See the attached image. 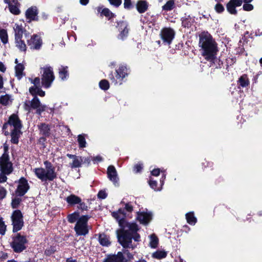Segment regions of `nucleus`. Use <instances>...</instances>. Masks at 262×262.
Listing matches in <instances>:
<instances>
[{
    "instance_id": "nucleus-9",
    "label": "nucleus",
    "mask_w": 262,
    "mask_h": 262,
    "mask_svg": "<svg viewBox=\"0 0 262 262\" xmlns=\"http://www.w3.org/2000/svg\"><path fill=\"white\" fill-rule=\"evenodd\" d=\"M88 217L87 216H82L77 221L75 226V230L76 233L79 235H85L88 233V228L87 222Z\"/></svg>"
},
{
    "instance_id": "nucleus-52",
    "label": "nucleus",
    "mask_w": 262,
    "mask_h": 262,
    "mask_svg": "<svg viewBox=\"0 0 262 262\" xmlns=\"http://www.w3.org/2000/svg\"><path fill=\"white\" fill-rule=\"evenodd\" d=\"M107 196V194L105 191L101 190L98 193V197L99 199H104Z\"/></svg>"
},
{
    "instance_id": "nucleus-24",
    "label": "nucleus",
    "mask_w": 262,
    "mask_h": 262,
    "mask_svg": "<svg viewBox=\"0 0 262 262\" xmlns=\"http://www.w3.org/2000/svg\"><path fill=\"white\" fill-rule=\"evenodd\" d=\"M13 28L15 32V37H22L24 33L23 23H16Z\"/></svg>"
},
{
    "instance_id": "nucleus-49",
    "label": "nucleus",
    "mask_w": 262,
    "mask_h": 262,
    "mask_svg": "<svg viewBox=\"0 0 262 262\" xmlns=\"http://www.w3.org/2000/svg\"><path fill=\"white\" fill-rule=\"evenodd\" d=\"M142 164L138 163L134 166V170L135 172H139L142 170Z\"/></svg>"
},
{
    "instance_id": "nucleus-45",
    "label": "nucleus",
    "mask_w": 262,
    "mask_h": 262,
    "mask_svg": "<svg viewBox=\"0 0 262 262\" xmlns=\"http://www.w3.org/2000/svg\"><path fill=\"white\" fill-rule=\"evenodd\" d=\"M102 14L109 18H111L114 16V14L107 8L104 9L102 11Z\"/></svg>"
},
{
    "instance_id": "nucleus-55",
    "label": "nucleus",
    "mask_w": 262,
    "mask_h": 262,
    "mask_svg": "<svg viewBox=\"0 0 262 262\" xmlns=\"http://www.w3.org/2000/svg\"><path fill=\"white\" fill-rule=\"evenodd\" d=\"M124 7L125 8L129 9L131 7L130 0H124Z\"/></svg>"
},
{
    "instance_id": "nucleus-58",
    "label": "nucleus",
    "mask_w": 262,
    "mask_h": 262,
    "mask_svg": "<svg viewBox=\"0 0 262 262\" xmlns=\"http://www.w3.org/2000/svg\"><path fill=\"white\" fill-rule=\"evenodd\" d=\"M37 95L41 97H43L45 95V92L43 91L40 88H39V89L37 90Z\"/></svg>"
},
{
    "instance_id": "nucleus-4",
    "label": "nucleus",
    "mask_w": 262,
    "mask_h": 262,
    "mask_svg": "<svg viewBox=\"0 0 262 262\" xmlns=\"http://www.w3.org/2000/svg\"><path fill=\"white\" fill-rule=\"evenodd\" d=\"M0 183L6 181L7 178L5 174H8L12 172V164L9 161V156L4 153L0 158Z\"/></svg>"
},
{
    "instance_id": "nucleus-16",
    "label": "nucleus",
    "mask_w": 262,
    "mask_h": 262,
    "mask_svg": "<svg viewBox=\"0 0 262 262\" xmlns=\"http://www.w3.org/2000/svg\"><path fill=\"white\" fill-rule=\"evenodd\" d=\"M67 157L72 159V162L70 163L72 168H77L81 166L83 162V159L81 157L71 154H67Z\"/></svg>"
},
{
    "instance_id": "nucleus-37",
    "label": "nucleus",
    "mask_w": 262,
    "mask_h": 262,
    "mask_svg": "<svg viewBox=\"0 0 262 262\" xmlns=\"http://www.w3.org/2000/svg\"><path fill=\"white\" fill-rule=\"evenodd\" d=\"M122 254L123 255L122 262H127L133 258V255L129 253L128 250H123V253H122Z\"/></svg>"
},
{
    "instance_id": "nucleus-47",
    "label": "nucleus",
    "mask_w": 262,
    "mask_h": 262,
    "mask_svg": "<svg viewBox=\"0 0 262 262\" xmlns=\"http://www.w3.org/2000/svg\"><path fill=\"white\" fill-rule=\"evenodd\" d=\"M110 2V3L115 6V7H119L122 3V0H108Z\"/></svg>"
},
{
    "instance_id": "nucleus-21",
    "label": "nucleus",
    "mask_w": 262,
    "mask_h": 262,
    "mask_svg": "<svg viewBox=\"0 0 262 262\" xmlns=\"http://www.w3.org/2000/svg\"><path fill=\"white\" fill-rule=\"evenodd\" d=\"M13 97L9 94H5L0 97V103L4 106L11 104L13 101Z\"/></svg>"
},
{
    "instance_id": "nucleus-46",
    "label": "nucleus",
    "mask_w": 262,
    "mask_h": 262,
    "mask_svg": "<svg viewBox=\"0 0 262 262\" xmlns=\"http://www.w3.org/2000/svg\"><path fill=\"white\" fill-rule=\"evenodd\" d=\"M39 87L38 86H33L29 88V92L33 96H36L37 93V90L39 89Z\"/></svg>"
},
{
    "instance_id": "nucleus-54",
    "label": "nucleus",
    "mask_w": 262,
    "mask_h": 262,
    "mask_svg": "<svg viewBox=\"0 0 262 262\" xmlns=\"http://www.w3.org/2000/svg\"><path fill=\"white\" fill-rule=\"evenodd\" d=\"M30 80L31 82V83L34 84V86H37L38 85H39L40 79L38 77L35 78L33 80L30 79Z\"/></svg>"
},
{
    "instance_id": "nucleus-29",
    "label": "nucleus",
    "mask_w": 262,
    "mask_h": 262,
    "mask_svg": "<svg viewBox=\"0 0 262 262\" xmlns=\"http://www.w3.org/2000/svg\"><path fill=\"white\" fill-rule=\"evenodd\" d=\"M186 219L188 224L194 225L196 222V218L194 216L193 212L186 214Z\"/></svg>"
},
{
    "instance_id": "nucleus-64",
    "label": "nucleus",
    "mask_w": 262,
    "mask_h": 262,
    "mask_svg": "<svg viewBox=\"0 0 262 262\" xmlns=\"http://www.w3.org/2000/svg\"><path fill=\"white\" fill-rule=\"evenodd\" d=\"M137 262H146V261L144 259H140Z\"/></svg>"
},
{
    "instance_id": "nucleus-42",
    "label": "nucleus",
    "mask_w": 262,
    "mask_h": 262,
    "mask_svg": "<svg viewBox=\"0 0 262 262\" xmlns=\"http://www.w3.org/2000/svg\"><path fill=\"white\" fill-rule=\"evenodd\" d=\"M100 88L104 90H106L109 88L108 82L106 80H102L99 82Z\"/></svg>"
},
{
    "instance_id": "nucleus-8",
    "label": "nucleus",
    "mask_w": 262,
    "mask_h": 262,
    "mask_svg": "<svg viewBox=\"0 0 262 262\" xmlns=\"http://www.w3.org/2000/svg\"><path fill=\"white\" fill-rule=\"evenodd\" d=\"M27 242V241L25 236L17 234L15 236L13 237L11 246L15 252L19 253L26 248L25 245Z\"/></svg>"
},
{
    "instance_id": "nucleus-39",
    "label": "nucleus",
    "mask_w": 262,
    "mask_h": 262,
    "mask_svg": "<svg viewBox=\"0 0 262 262\" xmlns=\"http://www.w3.org/2000/svg\"><path fill=\"white\" fill-rule=\"evenodd\" d=\"M238 81L239 84L243 87H245L247 86L249 83V81L246 75H243L241 76L239 79Z\"/></svg>"
},
{
    "instance_id": "nucleus-34",
    "label": "nucleus",
    "mask_w": 262,
    "mask_h": 262,
    "mask_svg": "<svg viewBox=\"0 0 262 262\" xmlns=\"http://www.w3.org/2000/svg\"><path fill=\"white\" fill-rule=\"evenodd\" d=\"M15 74L16 76L20 79L21 77L24 67L22 64L19 63L15 66Z\"/></svg>"
},
{
    "instance_id": "nucleus-43",
    "label": "nucleus",
    "mask_w": 262,
    "mask_h": 262,
    "mask_svg": "<svg viewBox=\"0 0 262 262\" xmlns=\"http://www.w3.org/2000/svg\"><path fill=\"white\" fill-rule=\"evenodd\" d=\"M6 226L5 225L3 218L0 216V234L4 235L6 232Z\"/></svg>"
},
{
    "instance_id": "nucleus-30",
    "label": "nucleus",
    "mask_w": 262,
    "mask_h": 262,
    "mask_svg": "<svg viewBox=\"0 0 262 262\" xmlns=\"http://www.w3.org/2000/svg\"><path fill=\"white\" fill-rule=\"evenodd\" d=\"M20 134V130H11V142L14 144L18 142V138Z\"/></svg>"
},
{
    "instance_id": "nucleus-59",
    "label": "nucleus",
    "mask_w": 262,
    "mask_h": 262,
    "mask_svg": "<svg viewBox=\"0 0 262 262\" xmlns=\"http://www.w3.org/2000/svg\"><path fill=\"white\" fill-rule=\"evenodd\" d=\"M6 71V68L3 62H0V71L4 72Z\"/></svg>"
},
{
    "instance_id": "nucleus-63",
    "label": "nucleus",
    "mask_w": 262,
    "mask_h": 262,
    "mask_svg": "<svg viewBox=\"0 0 262 262\" xmlns=\"http://www.w3.org/2000/svg\"><path fill=\"white\" fill-rule=\"evenodd\" d=\"M66 262H77L76 260H73L72 258H68Z\"/></svg>"
},
{
    "instance_id": "nucleus-5",
    "label": "nucleus",
    "mask_w": 262,
    "mask_h": 262,
    "mask_svg": "<svg viewBox=\"0 0 262 262\" xmlns=\"http://www.w3.org/2000/svg\"><path fill=\"white\" fill-rule=\"evenodd\" d=\"M46 106L42 104L37 96H35L31 101H26L24 103V109L30 112L31 109L36 110V113L40 114L45 111Z\"/></svg>"
},
{
    "instance_id": "nucleus-50",
    "label": "nucleus",
    "mask_w": 262,
    "mask_h": 262,
    "mask_svg": "<svg viewBox=\"0 0 262 262\" xmlns=\"http://www.w3.org/2000/svg\"><path fill=\"white\" fill-rule=\"evenodd\" d=\"M215 9L218 13H221L224 10V8L222 5L218 4L216 5Z\"/></svg>"
},
{
    "instance_id": "nucleus-3",
    "label": "nucleus",
    "mask_w": 262,
    "mask_h": 262,
    "mask_svg": "<svg viewBox=\"0 0 262 262\" xmlns=\"http://www.w3.org/2000/svg\"><path fill=\"white\" fill-rule=\"evenodd\" d=\"M46 168H37L34 169L36 177L42 181H53L57 177L55 169L52 165L48 161L44 162Z\"/></svg>"
},
{
    "instance_id": "nucleus-41",
    "label": "nucleus",
    "mask_w": 262,
    "mask_h": 262,
    "mask_svg": "<svg viewBox=\"0 0 262 262\" xmlns=\"http://www.w3.org/2000/svg\"><path fill=\"white\" fill-rule=\"evenodd\" d=\"M78 142L79 147L81 148L85 147L86 146V141L85 138L82 135H79L78 136Z\"/></svg>"
},
{
    "instance_id": "nucleus-23",
    "label": "nucleus",
    "mask_w": 262,
    "mask_h": 262,
    "mask_svg": "<svg viewBox=\"0 0 262 262\" xmlns=\"http://www.w3.org/2000/svg\"><path fill=\"white\" fill-rule=\"evenodd\" d=\"M40 131V134L45 137H48L50 135V128L48 124L45 123H41L38 125Z\"/></svg>"
},
{
    "instance_id": "nucleus-51",
    "label": "nucleus",
    "mask_w": 262,
    "mask_h": 262,
    "mask_svg": "<svg viewBox=\"0 0 262 262\" xmlns=\"http://www.w3.org/2000/svg\"><path fill=\"white\" fill-rule=\"evenodd\" d=\"M6 193V190L4 188H0V200H2L5 197Z\"/></svg>"
},
{
    "instance_id": "nucleus-32",
    "label": "nucleus",
    "mask_w": 262,
    "mask_h": 262,
    "mask_svg": "<svg viewBox=\"0 0 262 262\" xmlns=\"http://www.w3.org/2000/svg\"><path fill=\"white\" fill-rule=\"evenodd\" d=\"M0 38L4 44H6L8 42V36L6 30L3 29L0 30Z\"/></svg>"
},
{
    "instance_id": "nucleus-40",
    "label": "nucleus",
    "mask_w": 262,
    "mask_h": 262,
    "mask_svg": "<svg viewBox=\"0 0 262 262\" xmlns=\"http://www.w3.org/2000/svg\"><path fill=\"white\" fill-rule=\"evenodd\" d=\"M79 217L78 213L76 212H74L73 213L70 214L68 216V221L71 223H73L75 222L78 218Z\"/></svg>"
},
{
    "instance_id": "nucleus-15",
    "label": "nucleus",
    "mask_w": 262,
    "mask_h": 262,
    "mask_svg": "<svg viewBox=\"0 0 262 262\" xmlns=\"http://www.w3.org/2000/svg\"><path fill=\"white\" fill-rule=\"evenodd\" d=\"M137 220L142 224H147L151 220V214L150 213L142 212L138 213Z\"/></svg>"
},
{
    "instance_id": "nucleus-7",
    "label": "nucleus",
    "mask_w": 262,
    "mask_h": 262,
    "mask_svg": "<svg viewBox=\"0 0 262 262\" xmlns=\"http://www.w3.org/2000/svg\"><path fill=\"white\" fill-rule=\"evenodd\" d=\"M9 127H10L11 130H20L21 125L20 121L16 115L12 114L10 116L8 122L4 124L3 129L5 135L9 134V132L8 130H6Z\"/></svg>"
},
{
    "instance_id": "nucleus-27",
    "label": "nucleus",
    "mask_w": 262,
    "mask_h": 262,
    "mask_svg": "<svg viewBox=\"0 0 262 262\" xmlns=\"http://www.w3.org/2000/svg\"><path fill=\"white\" fill-rule=\"evenodd\" d=\"M21 37H15L16 46L21 51L26 50V45L21 39Z\"/></svg>"
},
{
    "instance_id": "nucleus-1",
    "label": "nucleus",
    "mask_w": 262,
    "mask_h": 262,
    "mask_svg": "<svg viewBox=\"0 0 262 262\" xmlns=\"http://www.w3.org/2000/svg\"><path fill=\"white\" fill-rule=\"evenodd\" d=\"M112 216L121 227L120 230L117 231L119 242L124 248L134 249L136 245L132 244V238L137 242L140 239V235L137 233L138 230L137 224L134 223H124L125 213L123 209H119L117 211L113 212Z\"/></svg>"
},
{
    "instance_id": "nucleus-19",
    "label": "nucleus",
    "mask_w": 262,
    "mask_h": 262,
    "mask_svg": "<svg viewBox=\"0 0 262 262\" xmlns=\"http://www.w3.org/2000/svg\"><path fill=\"white\" fill-rule=\"evenodd\" d=\"M123 259L122 252H118L117 255L108 256L103 262H122Z\"/></svg>"
},
{
    "instance_id": "nucleus-62",
    "label": "nucleus",
    "mask_w": 262,
    "mask_h": 262,
    "mask_svg": "<svg viewBox=\"0 0 262 262\" xmlns=\"http://www.w3.org/2000/svg\"><path fill=\"white\" fill-rule=\"evenodd\" d=\"M4 82L3 77L0 75V89L3 87Z\"/></svg>"
},
{
    "instance_id": "nucleus-6",
    "label": "nucleus",
    "mask_w": 262,
    "mask_h": 262,
    "mask_svg": "<svg viewBox=\"0 0 262 262\" xmlns=\"http://www.w3.org/2000/svg\"><path fill=\"white\" fill-rule=\"evenodd\" d=\"M41 73L42 85L46 88H49L55 78L52 68L46 66L41 69Z\"/></svg>"
},
{
    "instance_id": "nucleus-2",
    "label": "nucleus",
    "mask_w": 262,
    "mask_h": 262,
    "mask_svg": "<svg viewBox=\"0 0 262 262\" xmlns=\"http://www.w3.org/2000/svg\"><path fill=\"white\" fill-rule=\"evenodd\" d=\"M199 45L202 50V55L205 59L213 61L217 52V44L212 37L207 32H203L200 36Z\"/></svg>"
},
{
    "instance_id": "nucleus-48",
    "label": "nucleus",
    "mask_w": 262,
    "mask_h": 262,
    "mask_svg": "<svg viewBox=\"0 0 262 262\" xmlns=\"http://www.w3.org/2000/svg\"><path fill=\"white\" fill-rule=\"evenodd\" d=\"M243 8L245 11H251L253 9V5L248 3H245L244 4Z\"/></svg>"
},
{
    "instance_id": "nucleus-56",
    "label": "nucleus",
    "mask_w": 262,
    "mask_h": 262,
    "mask_svg": "<svg viewBox=\"0 0 262 262\" xmlns=\"http://www.w3.org/2000/svg\"><path fill=\"white\" fill-rule=\"evenodd\" d=\"M160 172V169L157 168V169H154V170H152L151 171V174L154 176H158L159 175Z\"/></svg>"
},
{
    "instance_id": "nucleus-22",
    "label": "nucleus",
    "mask_w": 262,
    "mask_h": 262,
    "mask_svg": "<svg viewBox=\"0 0 262 262\" xmlns=\"http://www.w3.org/2000/svg\"><path fill=\"white\" fill-rule=\"evenodd\" d=\"M119 30L120 31V35L119 37L122 39L124 38V37L126 36L128 33V29L127 28V24L124 22H122L120 23L119 25Z\"/></svg>"
},
{
    "instance_id": "nucleus-31",
    "label": "nucleus",
    "mask_w": 262,
    "mask_h": 262,
    "mask_svg": "<svg viewBox=\"0 0 262 262\" xmlns=\"http://www.w3.org/2000/svg\"><path fill=\"white\" fill-rule=\"evenodd\" d=\"M167 255V252L163 250H158L152 253V256L157 259L165 258Z\"/></svg>"
},
{
    "instance_id": "nucleus-36",
    "label": "nucleus",
    "mask_w": 262,
    "mask_h": 262,
    "mask_svg": "<svg viewBox=\"0 0 262 262\" xmlns=\"http://www.w3.org/2000/svg\"><path fill=\"white\" fill-rule=\"evenodd\" d=\"M67 69V67H61L59 69V76L62 80L65 79L68 76Z\"/></svg>"
},
{
    "instance_id": "nucleus-26",
    "label": "nucleus",
    "mask_w": 262,
    "mask_h": 262,
    "mask_svg": "<svg viewBox=\"0 0 262 262\" xmlns=\"http://www.w3.org/2000/svg\"><path fill=\"white\" fill-rule=\"evenodd\" d=\"M99 242L103 246H108L111 244L108 237L104 234H100L99 235Z\"/></svg>"
},
{
    "instance_id": "nucleus-28",
    "label": "nucleus",
    "mask_w": 262,
    "mask_h": 262,
    "mask_svg": "<svg viewBox=\"0 0 262 262\" xmlns=\"http://www.w3.org/2000/svg\"><path fill=\"white\" fill-rule=\"evenodd\" d=\"M137 8L139 13H143L147 9V4L145 1H139L137 4Z\"/></svg>"
},
{
    "instance_id": "nucleus-10",
    "label": "nucleus",
    "mask_w": 262,
    "mask_h": 262,
    "mask_svg": "<svg viewBox=\"0 0 262 262\" xmlns=\"http://www.w3.org/2000/svg\"><path fill=\"white\" fill-rule=\"evenodd\" d=\"M11 220L13 226V231L17 232L20 230L24 225L23 215L20 211L19 210H15L11 215Z\"/></svg>"
},
{
    "instance_id": "nucleus-17",
    "label": "nucleus",
    "mask_w": 262,
    "mask_h": 262,
    "mask_svg": "<svg viewBox=\"0 0 262 262\" xmlns=\"http://www.w3.org/2000/svg\"><path fill=\"white\" fill-rule=\"evenodd\" d=\"M107 176L109 179L112 181L115 185L118 182L117 171L114 166L111 165L107 168Z\"/></svg>"
},
{
    "instance_id": "nucleus-33",
    "label": "nucleus",
    "mask_w": 262,
    "mask_h": 262,
    "mask_svg": "<svg viewBox=\"0 0 262 262\" xmlns=\"http://www.w3.org/2000/svg\"><path fill=\"white\" fill-rule=\"evenodd\" d=\"M150 242L149 245L151 248H155L157 247L158 244V238L155 234H151L149 236Z\"/></svg>"
},
{
    "instance_id": "nucleus-38",
    "label": "nucleus",
    "mask_w": 262,
    "mask_h": 262,
    "mask_svg": "<svg viewBox=\"0 0 262 262\" xmlns=\"http://www.w3.org/2000/svg\"><path fill=\"white\" fill-rule=\"evenodd\" d=\"M174 4V2L173 0H169L168 1L165 5H164L162 8L163 10L166 11H169L171 10L173 8V7Z\"/></svg>"
},
{
    "instance_id": "nucleus-11",
    "label": "nucleus",
    "mask_w": 262,
    "mask_h": 262,
    "mask_svg": "<svg viewBox=\"0 0 262 262\" xmlns=\"http://www.w3.org/2000/svg\"><path fill=\"white\" fill-rule=\"evenodd\" d=\"M175 35L174 31L171 28H164L160 33L161 38L164 43L170 45Z\"/></svg>"
},
{
    "instance_id": "nucleus-25",
    "label": "nucleus",
    "mask_w": 262,
    "mask_h": 262,
    "mask_svg": "<svg viewBox=\"0 0 262 262\" xmlns=\"http://www.w3.org/2000/svg\"><path fill=\"white\" fill-rule=\"evenodd\" d=\"M37 13V9L36 7H31L29 8L26 12V16L27 18L30 19L31 20H34L36 16Z\"/></svg>"
},
{
    "instance_id": "nucleus-60",
    "label": "nucleus",
    "mask_w": 262,
    "mask_h": 262,
    "mask_svg": "<svg viewBox=\"0 0 262 262\" xmlns=\"http://www.w3.org/2000/svg\"><path fill=\"white\" fill-rule=\"evenodd\" d=\"M94 160L97 162H100L102 161V158L100 156H97L94 157Z\"/></svg>"
},
{
    "instance_id": "nucleus-20",
    "label": "nucleus",
    "mask_w": 262,
    "mask_h": 262,
    "mask_svg": "<svg viewBox=\"0 0 262 262\" xmlns=\"http://www.w3.org/2000/svg\"><path fill=\"white\" fill-rule=\"evenodd\" d=\"M66 200L70 205H75L76 204L81 205V199L75 194H71L67 196Z\"/></svg>"
},
{
    "instance_id": "nucleus-35",
    "label": "nucleus",
    "mask_w": 262,
    "mask_h": 262,
    "mask_svg": "<svg viewBox=\"0 0 262 262\" xmlns=\"http://www.w3.org/2000/svg\"><path fill=\"white\" fill-rule=\"evenodd\" d=\"M126 68L123 67H121L119 68L118 70H116L117 73V78L118 79H122L125 77L126 75V72H125Z\"/></svg>"
},
{
    "instance_id": "nucleus-14",
    "label": "nucleus",
    "mask_w": 262,
    "mask_h": 262,
    "mask_svg": "<svg viewBox=\"0 0 262 262\" xmlns=\"http://www.w3.org/2000/svg\"><path fill=\"white\" fill-rule=\"evenodd\" d=\"M28 43L31 49H38L40 48L42 42L40 37L37 35H35L30 40H28Z\"/></svg>"
},
{
    "instance_id": "nucleus-12",
    "label": "nucleus",
    "mask_w": 262,
    "mask_h": 262,
    "mask_svg": "<svg viewBox=\"0 0 262 262\" xmlns=\"http://www.w3.org/2000/svg\"><path fill=\"white\" fill-rule=\"evenodd\" d=\"M29 189V186L27 180L24 178H21L18 182V185L16 191L17 195H24Z\"/></svg>"
},
{
    "instance_id": "nucleus-44",
    "label": "nucleus",
    "mask_w": 262,
    "mask_h": 262,
    "mask_svg": "<svg viewBox=\"0 0 262 262\" xmlns=\"http://www.w3.org/2000/svg\"><path fill=\"white\" fill-rule=\"evenodd\" d=\"M21 200L18 198H15L12 200L11 205L12 208H17L19 204H20Z\"/></svg>"
},
{
    "instance_id": "nucleus-61",
    "label": "nucleus",
    "mask_w": 262,
    "mask_h": 262,
    "mask_svg": "<svg viewBox=\"0 0 262 262\" xmlns=\"http://www.w3.org/2000/svg\"><path fill=\"white\" fill-rule=\"evenodd\" d=\"M89 2V0H80V3L82 5H86Z\"/></svg>"
},
{
    "instance_id": "nucleus-57",
    "label": "nucleus",
    "mask_w": 262,
    "mask_h": 262,
    "mask_svg": "<svg viewBox=\"0 0 262 262\" xmlns=\"http://www.w3.org/2000/svg\"><path fill=\"white\" fill-rule=\"evenodd\" d=\"M125 209L126 211L128 212H131L133 210V206L129 203H127L125 205Z\"/></svg>"
},
{
    "instance_id": "nucleus-18",
    "label": "nucleus",
    "mask_w": 262,
    "mask_h": 262,
    "mask_svg": "<svg viewBox=\"0 0 262 262\" xmlns=\"http://www.w3.org/2000/svg\"><path fill=\"white\" fill-rule=\"evenodd\" d=\"M5 2L9 4L10 11L15 15L18 14L20 11L18 8V4L17 0H5Z\"/></svg>"
},
{
    "instance_id": "nucleus-53",
    "label": "nucleus",
    "mask_w": 262,
    "mask_h": 262,
    "mask_svg": "<svg viewBox=\"0 0 262 262\" xmlns=\"http://www.w3.org/2000/svg\"><path fill=\"white\" fill-rule=\"evenodd\" d=\"M149 185L150 186V187L152 189H154L155 190H158L156 188L157 183V182L156 181H153V180H150L149 182Z\"/></svg>"
},
{
    "instance_id": "nucleus-13",
    "label": "nucleus",
    "mask_w": 262,
    "mask_h": 262,
    "mask_svg": "<svg viewBox=\"0 0 262 262\" xmlns=\"http://www.w3.org/2000/svg\"><path fill=\"white\" fill-rule=\"evenodd\" d=\"M243 3V0H230L227 3L226 7L227 11L231 14H236L237 11L236 7H239Z\"/></svg>"
}]
</instances>
